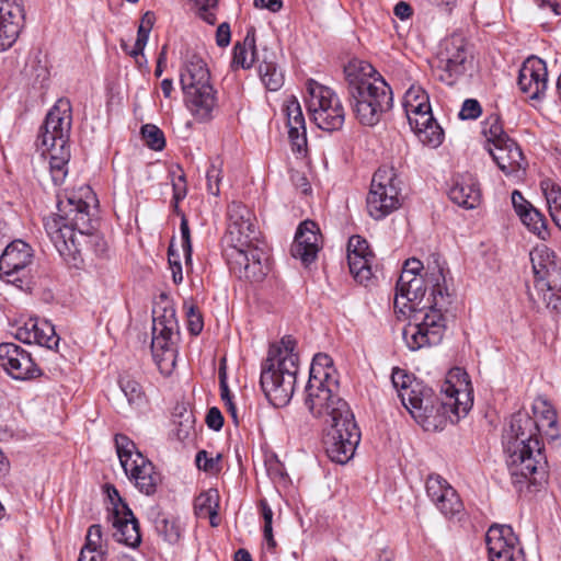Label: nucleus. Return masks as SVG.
I'll return each instance as SVG.
<instances>
[{
  "mask_svg": "<svg viewBox=\"0 0 561 561\" xmlns=\"http://www.w3.org/2000/svg\"><path fill=\"white\" fill-rule=\"evenodd\" d=\"M320 233L316 222L306 220L299 225L290 253L308 266L316 261L320 250Z\"/></svg>",
  "mask_w": 561,
  "mask_h": 561,
  "instance_id": "24",
  "label": "nucleus"
},
{
  "mask_svg": "<svg viewBox=\"0 0 561 561\" xmlns=\"http://www.w3.org/2000/svg\"><path fill=\"white\" fill-rule=\"evenodd\" d=\"M178 328L173 309H164L161 316L153 311L151 352L162 374H170L176 362V346L173 335Z\"/></svg>",
  "mask_w": 561,
  "mask_h": 561,
  "instance_id": "14",
  "label": "nucleus"
},
{
  "mask_svg": "<svg viewBox=\"0 0 561 561\" xmlns=\"http://www.w3.org/2000/svg\"><path fill=\"white\" fill-rule=\"evenodd\" d=\"M254 7L257 9H267L268 11L276 13L282 10V0H254Z\"/></svg>",
  "mask_w": 561,
  "mask_h": 561,
  "instance_id": "61",
  "label": "nucleus"
},
{
  "mask_svg": "<svg viewBox=\"0 0 561 561\" xmlns=\"http://www.w3.org/2000/svg\"><path fill=\"white\" fill-rule=\"evenodd\" d=\"M72 126V107L68 99H59L46 115L39 129L36 146L49 160V172L55 185L64 183L71 157L69 137Z\"/></svg>",
  "mask_w": 561,
  "mask_h": 561,
  "instance_id": "3",
  "label": "nucleus"
},
{
  "mask_svg": "<svg viewBox=\"0 0 561 561\" xmlns=\"http://www.w3.org/2000/svg\"><path fill=\"white\" fill-rule=\"evenodd\" d=\"M419 325L410 318L409 323L402 330L403 341L411 351L434 345Z\"/></svg>",
  "mask_w": 561,
  "mask_h": 561,
  "instance_id": "33",
  "label": "nucleus"
},
{
  "mask_svg": "<svg viewBox=\"0 0 561 561\" xmlns=\"http://www.w3.org/2000/svg\"><path fill=\"white\" fill-rule=\"evenodd\" d=\"M453 486L439 474H431L426 480V493L434 505L437 502H442L447 490H451Z\"/></svg>",
  "mask_w": 561,
  "mask_h": 561,
  "instance_id": "41",
  "label": "nucleus"
},
{
  "mask_svg": "<svg viewBox=\"0 0 561 561\" xmlns=\"http://www.w3.org/2000/svg\"><path fill=\"white\" fill-rule=\"evenodd\" d=\"M67 218L59 215H53L45 219V230L54 243L55 248L65 260L68 257L76 259V254L79 252L76 231L67 221Z\"/></svg>",
  "mask_w": 561,
  "mask_h": 561,
  "instance_id": "23",
  "label": "nucleus"
},
{
  "mask_svg": "<svg viewBox=\"0 0 561 561\" xmlns=\"http://www.w3.org/2000/svg\"><path fill=\"white\" fill-rule=\"evenodd\" d=\"M407 116L415 134L435 119L432 114L431 105L427 110L424 108L422 111L407 113Z\"/></svg>",
  "mask_w": 561,
  "mask_h": 561,
  "instance_id": "50",
  "label": "nucleus"
},
{
  "mask_svg": "<svg viewBox=\"0 0 561 561\" xmlns=\"http://www.w3.org/2000/svg\"><path fill=\"white\" fill-rule=\"evenodd\" d=\"M186 196V184L184 175H180L176 181H173V201L178 209V203Z\"/></svg>",
  "mask_w": 561,
  "mask_h": 561,
  "instance_id": "60",
  "label": "nucleus"
},
{
  "mask_svg": "<svg viewBox=\"0 0 561 561\" xmlns=\"http://www.w3.org/2000/svg\"><path fill=\"white\" fill-rule=\"evenodd\" d=\"M162 524H163V530L165 533V537L169 541H175L179 539L180 537V531H179V528L176 526H174L173 524L171 525L170 527V531L168 530V526H169V523L167 519H163L162 520Z\"/></svg>",
  "mask_w": 561,
  "mask_h": 561,
  "instance_id": "64",
  "label": "nucleus"
},
{
  "mask_svg": "<svg viewBox=\"0 0 561 561\" xmlns=\"http://www.w3.org/2000/svg\"><path fill=\"white\" fill-rule=\"evenodd\" d=\"M306 104L312 122L322 130H339L345 119L344 107L337 94L313 80L307 83Z\"/></svg>",
  "mask_w": 561,
  "mask_h": 561,
  "instance_id": "10",
  "label": "nucleus"
},
{
  "mask_svg": "<svg viewBox=\"0 0 561 561\" xmlns=\"http://www.w3.org/2000/svg\"><path fill=\"white\" fill-rule=\"evenodd\" d=\"M419 140L431 148H437L444 139V130L434 119L427 126L416 133Z\"/></svg>",
  "mask_w": 561,
  "mask_h": 561,
  "instance_id": "40",
  "label": "nucleus"
},
{
  "mask_svg": "<svg viewBox=\"0 0 561 561\" xmlns=\"http://www.w3.org/2000/svg\"><path fill=\"white\" fill-rule=\"evenodd\" d=\"M206 424L214 431H220L224 425V416L219 409L210 408L206 415Z\"/></svg>",
  "mask_w": 561,
  "mask_h": 561,
  "instance_id": "56",
  "label": "nucleus"
},
{
  "mask_svg": "<svg viewBox=\"0 0 561 561\" xmlns=\"http://www.w3.org/2000/svg\"><path fill=\"white\" fill-rule=\"evenodd\" d=\"M221 455L217 454L215 457H209L206 450H199L195 457V463L199 470L209 473L219 472Z\"/></svg>",
  "mask_w": 561,
  "mask_h": 561,
  "instance_id": "47",
  "label": "nucleus"
},
{
  "mask_svg": "<svg viewBox=\"0 0 561 561\" xmlns=\"http://www.w3.org/2000/svg\"><path fill=\"white\" fill-rule=\"evenodd\" d=\"M371 256L374 253L370 251L368 242L360 236H352L347 243V256Z\"/></svg>",
  "mask_w": 561,
  "mask_h": 561,
  "instance_id": "52",
  "label": "nucleus"
},
{
  "mask_svg": "<svg viewBox=\"0 0 561 561\" xmlns=\"http://www.w3.org/2000/svg\"><path fill=\"white\" fill-rule=\"evenodd\" d=\"M102 528L100 525H92L88 529L85 545L80 551L78 561H105L102 551Z\"/></svg>",
  "mask_w": 561,
  "mask_h": 561,
  "instance_id": "30",
  "label": "nucleus"
},
{
  "mask_svg": "<svg viewBox=\"0 0 561 561\" xmlns=\"http://www.w3.org/2000/svg\"><path fill=\"white\" fill-rule=\"evenodd\" d=\"M481 113L482 108L480 103L474 99H467L462 103L459 117L461 119H476L481 115Z\"/></svg>",
  "mask_w": 561,
  "mask_h": 561,
  "instance_id": "53",
  "label": "nucleus"
},
{
  "mask_svg": "<svg viewBox=\"0 0 561 561\" xmlns=\"http://www.w3.org/2000/svg\"><path fill=\"white\" fill-rule=\"evenodd\" d=\"M471 57L466 38L460 34H453L444 41L437 55L438 79L453 85L467 71Z\"/></svg>",
  "mask_w": 561,
  "mask_h": 561,
  "instance_id": "15",
  "label": "nucleus"
},
{
  "mask_svg": "<svg viewBox=\"0 0 561 561\" xmlns=\"http://www.w3.org/2000/svg\"><path fill=\"white\" fill-rule=\"evenodd\" d=\"M393 13L400 20L404 21V20L409 19L412 15L413 10H412L411 5L408 2L400 1V2H398L394 5Z\"/></svg>",
  "mask_w": 561,
  "mask_h": 561,
  "instance_id": "62",
  "label": "nucleus"
},
{
  "mask_svg": "<svg viewBox=\"0 0 561 561\" xmlns=\"http://www.w3.org/2000/svg\"><path fill=\"white\" fill-rule=\"evenodd\" d=\"M435 260H438V265L445 273V268L438 254H432L427 260L426 271H428L430 264L432 266L435 264ZM426 274L427 272H424L421 276L412 277H410L409 274H400L396 286L394 308L399 309L400 312L405 313L407 311L420 306L425 293L427 290L431 291V284H426L425 282Z\"/></svg>",
  "mask_w": 561,
  "mask_h": 561,
  "instance_id": "17",
  "label": "nucleus"
},
{
  "mask_svg": "<svg viewBox=\"0 0 561 561\" xmlns=\"http://www.w3.org/2000/svg\"><path fill=\"white\" fill-rule=\"evenodd\" d=\"M435 506L447 518H454L463 511L462 502L454 488L447 490L442 502H437Z\"/></svg>",
  "mask_w": 561,
  "mask_h": 561,
  "instance_id": "38",
  "label": "nucleus"
},
{
  "mask_svg": "<svg viewBox=\"0 0 561 561\" xmlns=\"http://www.w3.org/2000/svg\"><path fill=\"white\" fill-rule=\"evenodd\" d=\"M15 336L23 343L37 344L54 350L59 344L55 327L47 320L30 318L16 329Z\"/></svg>",
  "mask_w": 561,
  "mask_h": 561,
  "instance_id": "25",
  "label": "nucleus"
},
{
  "mask_svg": "<svg viewBox=\"0 0 561 561\" xmlns=\"http://www.w3.org/2000/svg\"><path fill=\"white\" fill-rule=\"evenodd\" d=\"M482 134L493 147L511 139L503 130L497 115H491L482 123Z\"/></svg>",
  "mask_w": 561,
  "mask_h": 561,
  "instance_id": "37",
  "label": "nucleus"
},
{
  "mask_svg": "<svg viewBox=\"0 0 561 561\" xmlns=\"http://www.w3.org/2000/svg\"><path fill=\"white\" fill-rule=\"evenodd\" d=\"M260 507H261V513H262V517L264 520V527H263L264 539L266 540L267 546L271 549H273L276 546V541L274 540L273 528H272L273 511L270 507V505L267 504L266 500L260 501Z\"/></svg>",
  "mask_w": 561,
  "mask_h": 561,
  "instance_id": "48",
  "label": "nucleus"
},
{
  "mask_svg": "<svg viewBox=\"0 0 561 561\" xmlns=\"http://www.w3.org/2000/svg\"><path fill=\"white\" fill-rule=\"evenodd\" d=\"M23 0H0V51L9 49L24 26Z\"/></svg>",
  "mask_w": 561,
  "mask_h": 561,
  "instance_id": "19",
  "label": "nucleus"
},
{
  "mask_svg": "<svg viewBox=\"0 0 561 561\" xmlns=\"http://www.w3.org/2000/svg\"><path fill=\"white\" fill-rule=\"evenodd\" d=\"M546 62L538 57H529L523 64L518 75V85L523 93L531 100H540L548 82Z\"/></svg>",
  "mask_w": 561,
  "mask_h": 561,
  "instance_id": "21",
  "label": "nucleus"
},
{
  "mask_svg": "<svg viewBox=\"0 0 561 561\" xmlns=\"http://www.w3.org/2000/svg\"><path fill=\"white\" fill-rule=\"evenodd\" d=\"M116 453L124 472L135 486L144 494L151 495L161 482V476L153 463L136 447L126 435L115 436Z\"/></svg>",
  "mask_w": 561,
  "mask_h": 561,
  "instance_id": "9",
  "label": "nucleus"
},
{
  "mask_svg": "<svg viewBox=\"0 0 561 561\" xmlns=\"http://www.w3.org/2000/svg\"><path fill=\"white\" fill-rule=\"evenodd\" d=\"M489 561H516L514 553L518 539L508 525H493L485 535Z\"/></svg>",
  "mask_w": 561,
  "mask_h": 561,
  "instance_id": "22",
  "label": "nucleus"
},
{
  "mask_svg": "<svg viewBox=\"0 0 561 561\" xmlns=\"http://www.w3.org/2000/svg\"><path fill=\"white\" fill-rule=\"evenodd\" d=\"M141 135L146 144L153 150H162L165 146L163 131L152 124H146L141 127Z\"/></svg>",
  "mask_w": 561,
  "mask_h": 561,
  "instance_id": "42",
  "label": "nucleus"
},
{
  "mask_svg": "<svg viewBox=\"0 0 561 561\" xmlns=\"http://www.w3.org/2000/svg\"><path fill=\"white\" fill-rule=\"evenodd\" d=\"M180 83L187 110L199 122L213 118L217 107V92L210 82V71L204 59L192 55L180 72Z\"/></svg>",
  "mask_w": 561,
  "mask_h": 561,
  "instance_id": "7",
  "label": "nucleus"
},
{
  "mask_svg": "<svg viewBox=\"0 0 561 561\" xmlns=\"http://www.w3.org/2000/svg\"><path fill=\"white\" fill-rule=\"evenodd\" d=\"M111 520L115 528L113 536L116 541L131 548L140 543L139 523L125 503H122L121 507H115Z\"/></svg>",
  "mask_w": 561,
  "mask_h": 561,
  "instance_id": "26",
  "label": "nucleus"
},
{
  "mask_svg": "<svg viewBox=\"0 0 561 561\" xmlns=\"http://www.w3.org/2000/svg\"><path fill=\"white\" fill-rule=\"evenodd\" d=\"M344 75L348 93L371 83L376 78H382L369 62L360 59L350 60L344 67Z\"/></svg>",
  "mask_w": 561,
  "mask_h": 561,
  "instance_id": "29",
  "label": "nucleus"
},
{
  "mask_svg": "<svg viewBox=\"0 0 561 561\" xmlns=\"http://www.w3.org/2000/svg\"><path fill=\"white\" fill-rule=\"evenodd\" d=\"M149 34H150V31H147L146 28L138 27L137 38H136L133 49L130 50L131 56L137 57L138 55L142 54V50L148 42Z\"/></svg>",
  "mask_w": 561,
  "mask_h": 561,
  "instance_id": "58",
  "label": "nucleus"
},
{
  "mask_svg": "<svg viewBox=\"0 0 561 561\" xmlns=\"http://www.w3.org/2000/svg\"><path fill=\"white\" fill-rule=\"evenodd\" d=\"M259 73L263 84L270 91H277L284 84L283 72L273 60L264 59L259 66Z\"/></svg>",
  "mask_w": 561,
  "mask_h": 561,
  "instance_id": "34",
  "label": "nucleus"
},
{
  "mask_svg": "<svg viewBox=\"0 0 561 561\" xmlns=\"http://www.w3.org/2000/svg\"><path fill=\"white\" fill-rule=\"evenodd\" d=\"M400 181L393 168H379L367 195V211L376 220L386 218L401 206Z\"/></svg>",
  "mask_w": 561,
  "mask_h": 561,
  "instance_id": "11",
  "label": "nucleus"
},
{
  "mask_svg": "<svg viewBox=\"0 0 561 561\" xmlns=\"http://www.w3.org/2000/svg\"><path fill=\"white\" fill-rule=\"evenodd\" d=\"M442 398L433 392V412L425 421L421 422V426L425 431L436 430L442 425L443 421L449 419L450 422H457L465 416L472 407V398L470 391H460L449 380H446L440 389Z\"/></svg>",
  "mask_w": 561,
  "mask_h": 561,
  "instance_id": "13",
  "label": "nucleus"
},
{
  "mask_svg": "<svg viewBox=\"0 0 561 561\" xmlns=\"http://www.w3.org/2000/svg\"><path fill=\"white\" fill-rule=\"evenodd\" d=\"M221 167L222 162L217 158L211 160L210 165L206 172L207 191L214 196L219 194V183L221 181Z\"/></svg>",
  "mask_w": 561,
  "mask_h": 561,
  "instance_id": "44",
  "label": "nucleus"
},
{
  "mask_svg": "<svg viewBox=\"0 0 561 561\" xmlns=\"http://www.w3.org/2000/svg\"><path fill=\"white\" fill-rule=\"evenodd\" d=\"M352 110L362 125L375 126L393 105V94L383 78L348 93Z\"/></svg>",
  "mask_w": 561,
  "mask_h": 561,
  "instance_id": "8",
  "label": "nucleus"
},
{
  "mask_svg": "<svg viewBox=\"0 0 561 561\" xmlns=\"http://www.w3.org/2000/svg\"><path fill=\"white\" fill-rule=\"evenodd\" d=\"M340 383L333 362L317 354L310 366L305 403L311 414L330 426L324 446L328 457L344 465L353 458L360 442V431L348 403L339 394Z\"/></svg>",
  "mask_w": 561,
  "mask_h": 561,
  "instance_id": "1",
  "label": "nucleus"
},
{
  "mask_svg": "<svg viewBox=\"0 0 561 561\" xmlns=\"http://www.w3.org/2000/svg\"><path fill=\"white\" fill-rule=\"evenodd\" d=\"M522 222L539 238L545 240L549 236L547 220L543 215L531 206L525 214L519 217Z\"/></svg>",
  "mask_w": 561,
  "mask_h": 561,
  "instance_id": "35",
  "label": "nucleus"
},
{
  "mask_svg": "<svg viewBox=\"0 0 561 561\" xmlns=\"http://www.w3.org/2000/svg\"><path fill=\"white\" fill-rule=\"evenodd\" d=\"M285 112L287 116V126H298L304 128L305 117L298 100L295 96H290L286 101Z\"/></svg>",
  "mask_w": 561,
  "mask_h": 561,
  "instance_id": "45",
  "label": "nucleus"
},
{
  "mask_svg": "<svg viewBox=\"0 0 561 561\" xmlns=\"http://www.w3.org/2000/svg\"><path fill=\"white\" fill-rule=\"evenodd\" d=\"M180 232H181L182 250L184 253L185 263L191 264L192 253H193L191 230L188 227V220L184 214H181Z\"/></svg>",
  "mask_w": 561,
  "mask_h": 561,
  "instance_id": "51",
  "label": "nucleus"
},
{
  "mask_svg": "<svg viewBox=\"0 0 561 561\" xmlns=\"http://www.w3.org/2000/svg\"><path fill=\"white\" fill-rule=\"evenodd\" d=\"M512 204L519 217H522V215L533 206L517 190L513 191L512 193Z\"/></svg>",
  "mask_w": 561,
  "mask_h": 561,
  "instance_id": "55",
  "label": "nucleus"
},
{
  "mask_svg": "<svg viewBox=\"0 0 561 561\" xmlns=\"http://www.w3.org/2000/svg\"><path fill=\"white\" fill-rule=\"evenodd\" d=\"M255 59V51L253 47L248 48L245 45L237 44L233 48L232 62L243 69L250 68Z\"/></svg>",
  "mask_w": 561,
  "mask_h": 561,
  "instance_id": "49",
  "label": "nucleus"
},
{
  "mask_svg": "<svg viewBox=\"0 0 561 561\" xmlns=\"http://www.w3.org/2000/svg\"><path fill=\"white\" fill-rule=\"evenodd\" d=\"M168 256H169V264H170V267H171V271H172L173 282L175 284H180L183 280L182 265L175 259V256H178V255L175 254V251L173 250L172 244L169 247Z\"/></svg>",
  "mask_w": 561,
  "mask_h": 561,
  "instance_id": "54",
  "label": "nucleus"
},
{
  "mask_svg": "<svg viewBox=\"0 0 561 561\" xmlns=\"http://www.w3.org/2000/svg\"><path fill=\"white\" fill-rule=\"evenodd\" d=\"M187 318V329L193 335H198L204 327L202 314L198 308L193 304L185 301L183 305Z\"/></svg>",
  "mask_w": 561,
  "mask_h": 561,
  "instance_id": "43",
  "label": "nucleus"
},
{
  "mask_svg": "<svg viewBox=\"0 0 561 561\" xmlns=\"http://www.w3.org/2000/svg\"><path fill=\"white\" fill-rule=\"evenodd\" d=\"M391 381L403 407L421 425L424 417H428L426 414L434 411L433 389L398 367L392 370Z\"/></svg>",
  "mask_w": 561,
  "mask_h": 561,
  "instance_id": "12",
  "label": "nucleus"
},
{
  "mask_svg": "<svg viewBox=\"0 0 561 561\" xmlns=\"http://www.w3.org/2000/svg\"><path fill=\"white\" fill-rule=\"evenodd\" d=\"M289 139L291 142L293 151H296L298 153L306 151V148H307L306 133L302 134V131H301L300 136H293V137H289Z\"/></svg>",
  "mask_w": 561,
  "mask_h": 561,
  "instance_id": "63",
  "label": "nucleus"
},
{
  "mask_svg": "<svg viewBox=\"0 0 561 561\" xmlns=\"http://www.w3.org/2000/svg\"><path fill=\"white\" fill-rule=\"evenodd\" d=\"M219 508V494L216 489L202 492L194 501V511L197 517Z\"/></svg>",
  "mask_w": 561,
  "mask_h": 561,
  "instance_id": "39",
  "label": "nucleus"
},
{
  "mask_svg": "<svg viewBox=\"0 0 561 561\" xmlns=\"http://www.w3.org/2000/svg\"><path fill=\"white\" fill-rule=\"evenodd\" d=\"M0 367L16 380H28L42 375L31 353L15 343L0 344Z\"/></svg>",
  "mask_w": 561,
  "mask_h": 561,
  "instance_id": "18",
  "label": "nucleus"
},
{
  "mask_svg": "<svg viewBox=\"0 0 561 561\" xmlns=\"http://www.w3.org/2000/svg\"><path fill=\"white\" fill-rule=\"evenodd\" d=\"M480 196L479 185L469 174L456 179L449 190V198L467 209L474 208L480 202Z\"/></svg>",
  "mask_w": 561,
  "mask_h": 561,
  "instance_id": "28",
  "label": "nucleus"
},
{
  "mask_svg": "<svg viewBox=\"0 0 561 561\" xmlns=\"http://www.w3.org/2000/svg\"><path fill=\"white\" fill-rule=\"evenodd\" d=\"M242 233L240 237L230 234V228H227L225 250L227 262L231 273L240 279L250 282H261L266 275V265L263 263L265 253L259 248V234L255 224L240 225L238 229Z\"/></svg>",
  "mask_w": 561,
  "mask_h": 561,
  "instance_id": "6",
  "label": "nucleus"
},
{
  "mask_svg": "<svg viewBox=\"0 0 561 561\" xmlns=\"http://www.w3.org/2000/svg\"><path fill=\"white\" fill-rule=\"evenodd\" d=\"M434 265H428L425 277L426 284H431V296L422 307L409 310L410 318L422 329L430 341L437 345L443 340L446 330V320L444 312L451 304V295L446 285V276L443 268L438 265V260Z\"/></svg>",
  "mask_w": 561,
  "mask_h": 561,
  "instance_id": "5",
  "label": "nucleus"
},
{
  "mask_svg": "<svg viewBox=\"0 0 561 561\" xmlns=\"http://www.w3.org/2000/svg\"><path fill=\"white\" fill-rule=\"evenodd\" d=\"M94 201L95 196L89 186L80 187L78 193L68 197L69 209L64 218L80 234H90L93 230L90 207Z\"/></svg>",
  "mask_w": 561,
  "mask_h": 561,
  "instance_id": "20",
  "label": "nucleus"
},
{
  "mask_svg": "<svg viewBox=\"0 0 561 561\" xmlns=\"http://www.w3.org/2000/svg\"><path fill=\"white\" fill-rule=\"evenodd\" d=\"M403 105L405 112L411 113L427 110L431 104L427 93L421 87L412 85L405 92Z\"/></svg>",
  "mask_w": 561,
  "mask_h": 561,
  "instance_id": "36",
  "label": "nucleus"
},
{
  "mask_svg": "<svg viewBox=\"0 0 561 561\" xmlns=\"http://www.w3.org/2000/svg\"><path fill=\"white\" fill-rule=\"evenodd\" d=\"M533 416L517 412L512 416L510 431L504 435V451L512 483L522 490L526 484L541 485L548 478V461L539 437H559L557 412L542 397L534 400Z\"/></svg>",
  "mask_w": 561,
  "mask_h": 561,
  "instance_id": "2",
  "label": "nucleus"
},
{
  "mask_svg": "<svg viewBox=\"0 0 561 561\" xmlns=\"http://www.w3.org/2000/svg\"><path fill=\"white\" fill-rule=\"evenodd\" d=\"M228 228H230V234L236 237H240L242 233L240 230V225L244 226L245 224H255L254 216L252 211L244 205L240 203H232L228 207Z\"/></svg>",
  "mask_w": 561,
  "mask_h": 561,
  "instance_id": "31",
  "label": "nucleus"
},
{
  "mask_svg": "<svg viewBox=\"0 0 561 561\" xmlns=\"http://www.w3.org/2000/svg\"><path fill=\"white\" fill-rule=\"evenodd\" d=\"M296 341L285 336L268 348L262 363L260 383L267 400L275 408L286 407L294 394L298 373V355L294 352Z\"/></svg>",
  "mask_w": 561,
  "mask_h": 561,
  "instance_id": "4",
  "label": "nucleus"
},
{
  "mask_svg": "<svg viewBox=\"0 0 561 561\" xmlns=\"http://www.w3.org/2000/svg\"><path fill=\"white\" fill-rule=\"evenodd\" d=\"M33 251L22 240L12 241L0 256V278L20 289L28 288Z\"/></svg>",
  "mask_w": 561,
  "mask_h": 561,
  "instance_id": "16",
  "label": "nucleus"
},
{
  "mask_svg": "<svg viewBox=\"0 0 561 561\" xmlns=\"http://www.w3.org/2000/svg\"><path fill=\"white\" fill-rule=\"evenodd\" d=\"M489 152L499 169L506 175L514 174L525 168L522 149L513 139L490 147Z\"/></svg>",
  "mask_w": 561,
  "mask_h": 561,
  "instance_id": "27",
  "label": "nucleus"
},
{
  "mask_svg": "<svg viewBox=\"0 0 561 561\" xmlns=\"http://www.w3.org/2000/svg\"><path fill=\"white\" fill-rule=\"evenodd\" d=\"M119 387L130 404L141 402L142 389L139 382L128 377H122L119 379Z\"/></svg>",
  "mask_w": 561,
  "mask_h": 561,
  "instance_id": "46",
  "label": "nucleus"
},
{
  "mask_svg": "<svg viewBox=\"0 0 561 561\" xmlns=\"http://www.w3.org/2000/svg\"><path fill=\"white\" fill-rule=\"evenodd\" d=\"M231 38L230 25L227 22L219 24L216 31V43L219 47L229 45Z\"/></svg>",
  "mask_w": 561,
  "mask_h": 561,
  "instance_id": "59",
  "label": "nucleus"
},
{
  "mask_svg": "<svg viewBox=\"0 0 561 561\" xmlns=\"http://www.w3.org/2000/svg\"><path fill=\"white\" fill-rule=\"evenodd\" d=\"M422 271L426 272V266H424L420 260L411 257L405 261L401 274H409V276L412 277L419 276Z\"/></svg>",
  "mask_w": 561,
  "mask_h": 561,
  "instance_id": "57",
  "label": "nucleus"
},
{
  "mask_svg": "<svg viewBox=\"0 0 561 561\" xmlns=\"http://www.w3.org/2000/svg\"><path fill=\"white\" fill-rule=\"evenodd\" d=\"M375 256H354L348 255L347 262L350 272L354 279L359 284H367L373 276L371 263Z\"/></svg>",
  "mask_w": 561,
  "mask_h": 561,
  "instance_id": "32",
  "label": "nucleus"
}]
</instances>
